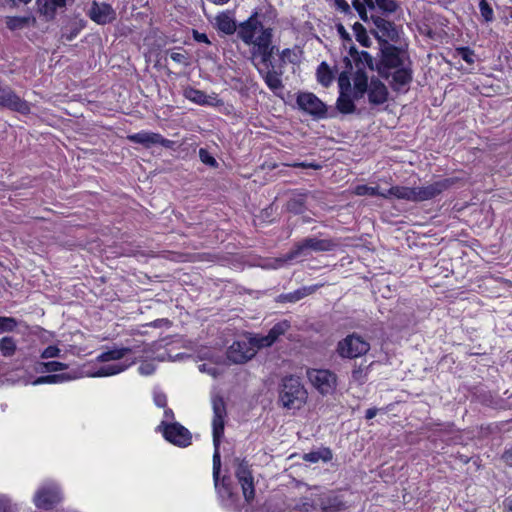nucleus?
I'll list each match as a JSON object with an SVG mask.
<instances>
[{
	"mask_svg": "<svg viewBox=\"0 0 512 512\" xmlns=\"http://www.w3.org/2000/svg\"><path fill=\"white\" fill-rule=\"evenodd\" d=\"M155 365L151 362H144L138 367V371L143 376L152 375L155 372Z\"/></svg>",
	"mask_w": 512,
	"mask_h": 512,
	"instance_id": "nucleus-50",
	"label": "nucleus"
},
{
	"mask_svg": "<svg viewBox=\"0 0 512 512\" xmlns=\"http://www.w3.org/2000/svg\"><path fill=\"white\" fill-rule=\"evenodd\" d=\"M293 167H301V168H312V169H319L321 166L319 164H314V163H305V162H301V163H294L292 164Z\"/></svg>",
	"mask_w": 512,
	"mask_h": 512,
	"instance_id": "nucleus-58",
	"label": "nucleus"
},
{
	"mask_svg": "<svg viewBox=\"0 0 512 512\" xmlns=\"http://www.w3.org/2000/svg\"><path fill=\"white\" fill-rule=\"evenodd\" d=\"M307 399V392L300 378L287 376L283 378L279 391V401L287 409H300Z\"/></svg>",
	"mask_w": 512,
	"mask_h": 512,
	"instance_id": "nucleus-5",
	"label": "nucleus"
},
{
	"mask_svg": "<svg viewBox=\"0 0 512 512\" xmlns=\"http://www.w3.org/2000/svg\"><path fill=\"white\" fill-rule=\"evenodd\" d=\"M356 40L364 47H369L371 45L372 39L369 34H354Z\"/></svg>",
	"mask_w": 512,
	"mask_h": 512,
	"instance_id": "nucleus-55",
	"label": "nucleus"
},
{
	"mask_svg": "<svg viewBox=\"0 0 512 512\" xmlns=\"http://www.w3.org/2000/svg\"><path fill=\"white\" fill-rule=\"evenodd\" d=\"M250 343L256 349V351L260 348L270 347L273 345V341L269 338V335L266 336H255L249 339Z\"/></svg>",
	"mask_w": 512,
	"mask_h": 512,
	"instance_id": "nucleus-39",
	"label": "nucleus"
},
{
	"mask_svg": "<svg viewBox=\"0 0 512 512\" xmlns=\"http://www.w3.org/2000/svg\"><path fill=\"white\" fill-rule=\"evenodd\" d=\"M280 58L283 62L294 63L297 61L298 57L295 51L287 48L281 52Z\"/></svg>",
	"mask_w": 512,
	"mask_h": 512,
	"instance_id": "nucleus-49",
	"label": "nucleus"
},
{
	"mask_svg": "<svg viewBox=\"0 0 512 512\" xmlns=\"http://www.w3.org/2000/svg\"><path fill=\"white\" fill-rule=\"evenodd\" d=\"M193 37H194L195 41H197L199 43H206V44L211 43V40L208 38L207 34H193Z\"/></svg>",
	"mask_w": 512,
	"mask_h": 512,
	"instance_id": "nucleus-59",
	"label": "nucleus"
},
{
	"mask_svg": "<svg viewBox=\"0 0 512 512\" xmlns=\"http://www.w3.org/2000/svg\"><path fill=\"white\" fill-rule=\"evenodd\" d=\"M212 409H213V480L216 491L223 500H232L233 491L231 486V480L229 477L224 476L220 481V469H221V456H220V442L224 434L225 417H226V405L223 397L215 395L212 397Z\"/></svg>",
	"mask_w": 512,
	"mask_h": 512,
	"instance_id": "nucleus-2",
	"label": "nucleus"
},
{
	"mask_svg": "<svg viewBox=\"0 0 512 512\" xmlns=\"http://www.w3.org/2000/svg\"><path fill=\"white\" fill-rule=\"evenodd\" d=\"M361 2L364 3L369 10H375V0H362Z\"/></svg>",
	"mask_w": 512,
	"mask_h": 512,
	"instance_id": "nucleus-63",
	"label": "nucleus"
},
{
	"mask_svg": "<svg viewBox=\"0 0 512 512\" xmlns=\"http://www.w3.org/2000/svg\"><path fill=\"white\" fill-rule=\"evenodd\" d=\"M130 352H131V349L128 347L112 349V350L103 352L100 355H98L97 361L109 362V361L120 360Z\"/></svg>",
	"mask_w": 512,
	"mask_h": 512,
	"instance_id": "nucleus-25",
	"label": "nucleus"
},
{
	"mask_svg": "<svg viewBox=\"0 0 512 512\" xmlns=\"http://www.w3.org/2000/svg\"><path fill=\"white\" fill-rule=\"evenodd\" d=\"M319 506L325 512H338L345 508V504L338 496H327L320 500Z\"/></svg>",
	"mask_w": 512,
	"mask_h": 512,
	"instance_id": "nucleus-24",
	"label": "nucleus"
},
{
	"mask_svg": "<svg viewBox=\"0 0 512 512\" xmlns=\"http://www.w3.org/2000/svg\"><path fill=\"white\" fill-rule=\"evenodd\" d=\"M129 365L124 364H109L101 367L95 373L92 374L93 377H107L116 375L118 373L123 372L127 369Z\"/></svg>",
	"mask_w": 512,
	"mask_h": 512,
	"instance_id": "nucleus-28",
	"label": "nucleus"
},
{
	"mask_svg": "<svg viewBox=\"0 0 512 512\" xmlns=\"http://www.w3.org/2000/svg\"><path fill=\"white\" fill-rule=\"evenodd\" d=\"M457 54L468 64L474 63V51L469 47H458L456 48Z\"/></svg>",
	"mask_w": 512,
	"mask_h": 512,
	"instance_id": "nucleus-44",
	"label": "nucleus"
},
{
	"mask_svg": "<svg viewBox=\"0 0 512 512\" xmlns=\"http://www.w3.org/2000/svg\"><path fill=\"white\" fill-rule=\"evenodd\" d=\"M239 37L246 45L251 46L253 59L260 58L267 68H273L272 55L277 47L272 43V34H239Z\"/></svg>",
	"mask_w": 512,
	"mask_h": 512,
	"instance_id": "nucleus-4",
	"label": "nucleus"
},
{
	"mask_svg": "<svg viewBox=\"0 0 512 512\" xmlns=\"http://www.w3.org/2000/svg\"><path fill=\"white\" fill-rule=\"evenodd\" d=\"M239 483L241 485L245 499L247 501L252 500L255 496L253 477L248 478V479L239 480Z\"/></svg>",
	"mask_w": 512,
	"mask_h": 512,
	"instance_id": "nucleus-36",
	"label": "nucleus"
},
{
	"mask_svg": "<svg viewBox=\"0 0 512 512\" xmlns=\"http://www.w3.org/2000/svg\"><path fill=\"white\" fill-rule=\"evenodd\" d=\"M0 107L28 115L31 112L30 103L18 96L8 85L0 81Z\"/></svg>",
	"mask_w": 512,
	"mask_h": 512,
	"instance_id": "nucleus-10",
	"label": "nucleus"
},
{
	"mask_svg": "<svg viewBox=\"0 0 512 512\" xmlns=\"http://www.w3.org/2000/svg\"><path fill=\"white\" fill-rule=\"evenodd\" d=\"M199 370L202 372H206L213 377H217L219 375V369L217 367L208 365L206 363L199 365Z\"/></svg>",
	"mask_w": 512,
	"mask_h": 512,
	"instance_id": "nucleus-52",
	"label": "nucleus"
},
{
	"mask_svg": "<svg viewBox=\"0 0 512 512\" xmlns=\"http://www.w3.org/2000/svg\"><path fill=\"white\" fill-rule=\"evenodd\" d=\"M17 350L16 341L11 336H5L0 339V352L4 357H11Z\"/></svg>",
	"mask_w": 512,
	"mask_h": 512,
	"instance_id": "nucleus-32",
	"label": "nucleus"
},
{
	"mask_svg": "<svg viewBox=\"0 0 512 512\" xmlns=\"http://www.w3.org/2000/svg\"><path fill=\"white\" fill-rule=\"evenodd\" d=\"M307 377L322 395L330 394L336 388L337 378L330 370L311 369L307 371Z\"/></svg>",
	"mask_w": 512,
	"mask_h": 512,
	"instance_id": "nucleus-13",
	"label": "nucleus"
},
{
	"mask_svg": "<svg viewBox=\"0 0 512 512\" xmlns=\"http://www.w3.org/2000/svg\"><path fill=\"white\" fill-rule=\"evenodd\" d=\"M164 417H165V421L167 422V420H172L174 418V413L171 409H165L164 411Z\"/></svg>",
	"mask_w": 512,
	"mask_h": 512,
	"instance_id": "nucleus-64",
	"label": "nucleus"
},
{
	"mask_svg": "<svg viewBox=\"0 0 512 512\" xmlns=\"http://www.w3.org/2000/svg\"><path fill=\"white\" fill-rule=\"evenodd\" d=\"M216 27L219 32H237L234 11L227 10L216 16Z\"/></svg>",
	"mask_w": 512,
	"mask_h": 512,
	"instance_id": "nucleus-21",
	"label": "nucleus"
},
{
	"mask_svg": "<svg viewBox=\"0 0 512 512\" xmlns=\"http://www.w3.org/2000/svg\"><path fill=\"white\" fill-rule=\"evenodd\" d=\"M374 38L381 45L382 51V67L380 69H387L389 71L404 67L407 64L404 59V52L399 48L387 43L385 36H391V34H372ZM396 34H392L395 36ZM394 37H391L393 40Z\"/></svg>",
	"mask_w": 512,
	"mask_h": 512,
	"instance_id": "nucleus-8",
	"label": "nucleus"
},
{
	"mask_svg": "<svg viewBox=\"0 0 512 512\" xmlns=\"http://www.w3.org/2000/svg\"><path fill=\"white\" fill-rule=\"evenodd\" d=\"M343 62L345 64V69L338 77L339 96L336 101V108L342 114H352L356 110V106L354 104V100L356 99L354 96L351 97L350 95L354 67L351 63V59L348 57H345Z\"/></svg>",
	"mask_w": 512,
	"mask_h": 512,
	"instance_id": "nucleus-6",
	"label": "nucleus"
},
{
	"mask_svg": "<svg viewBox=\"0 0 512 512\" xmlns=\"http://www.w3.org/2000/svg\"><path fill=\"white\" fill-rule=\"evenodd\" d=\"M199 158L202 163H204L205 165H207L209 167H212V168L218 167V163H217L216 159L205 148L199 149Z\"/></svg>",
	"mask_w": 512,
	"mask_h": 512,
	"instance_id": "nucleus-40",
	"label": "nucleus"
},
{
	"mask_svg": "<svg viewBox=\"0 0 512 512\" xmlns=\"http://www.w3.org/2000/svg\"><path fill=\"white\" fill-rule=\"evenodd\" d=\"M377 413H378L377 408H369L366 410L365 418L367 420L373 419L377 415Z\"/></svg>",
	"mask_w": 512,
	"mask_h": 512,
	"instance_id": "nucleus-60",
	"label": "nucleus"
},
{
	"mask_svg": "<svg viewBox=\"0 0 512 512\" xmlns=\"http://www.w3.org/2000/svg\"><path fill=\"white\" fill-rule=\"evenodd\" d=\"M367 9L368 7H364L363 10H360L358 11V15L360 17L361 20H363L364 22H367L368 19H369V16H368V13H367Z\"/></svg>",
	"mask_w": 512,
	"mask_h": 512,
	"instance_id": "nucleus-62",
	"label": "nucleus"
},
{
	"mask_svg": "<svg viewBox=\"0 0 512 512\" xmlns=\"http://www.w3.org/2000/svg\"><path fill=\"white\" fill-rule=\"evenodd\" d=\"M74 378L75 377L71 376L69 373L52 374V375L38 377L36 380H34L33 384L39 385V384L62 383V382L70 381Z\"/></svg>",
	"mask_w": 512,
	"mask_h": 512,
	"instance_id": "nucleus-26",
	"label": "nucleus"
},
{
	"mask_svg": "<svg viewBox=\"0 0 512 512\" xmlns=\"http://www.w3.org/2000/svg\"><path fill=\"white\" fill-rule=\"evenodd\" d=\"M314 508V503L309 498H302L295 505V509L301 512H308Z\"/></svg>",
	"mask_w": 512,
	"mask_h": 512,
	"instance_id": "nucleus-47",
	"label": "nucleus"
},
{
	"mask_svg": "<svg viewBox=\"0 0 512 512\" xmlns=\"http://www.w3.org/2000/svg\"><path fill=\"white\" fill-rule=\"evenodd\" d=\"M40 366H42L46 371L49 372L62 371L68 368V365L66 363L58 361L42 362L40 363Z\"/></svg>",
	"mask_w": 512,
	"mask_h": 512,
	"instance_id": "nucleus-43",
	"label": "nucleus"
},
{
	"mask_svg": "<svg viewBox=\"0 0 512 512\" xmlns=\"http://www.w3.org/2000/svg\"><path fill=\"white\" fill-rule=\"evenodd\" d=\"M290 328V323L287 320L276 323L268 332L269 338L276 342V340L283 335Z\"/></svg>",
	"mask_w": 512,
	"mask_h": 512,
	"instance_id": "nucleus-35",
	"label": "nucleus"
},
{
	"mask_svg": "<svg viewBox=\"0 0 512 512\" xmlns=\"http://www.w3.org/2000/svg\"><path fill=\"white\" fill-rule=\"evenodd\" d=\"M334 3L343 12H348L350 10V6L346 0H334Z\"/></svg>",
	"mask_w": 512,
	"mask_h": 512,
	"instance_id": "nucleus-57",
	"label": "nucleus"
},
{
	"mask_svg": "<svg viewBox=\"0 0 512 512\" xmlns=\"http://www.w3.org/2000/svg\"><path fill=\"white\" fill-rule=\"evenodd\" d=\"M256 354V349L250 341H236L227 351L228 359L235 364H242L252 359Z\"/></svg>",
	"mask_w": 512,
	"mask_h": 512,
	"instance_id": "nucleus-16",
	"label": "nucleus"
},
{
	"mask_svg": "<svg viewBox=\"0 0 512 512\" xmlns=\"http://www.w3.org/2000/svg\"><path fill=\"white\" fill-rule=\"evenodd\" d=\"M264 81L273 92L283 88L280 74L274 70V67L265 73Z\"/></svg>",
	"mask_w": 512,
	"mask_h": 512,
	"instance_id": "nucleus-30",
	"label": "nucleus"
},
{
	"mask_svg": "<svg viewBox=\"0 0 512 512\" xmlns=\"http://www.w3.org/2000/svg\"><path fill=\"white\" fill-rule=\"evenodd\" d=\"M353 64L352 81L354 84V98L360 99L365 93L372 106L384 104L388 100V89L378 78H371L368 83L366 69L373 70V58L366 51L359 52L355 46L349 48V57Z\"/></svg>",
	"mask_w": 512,
	"mask_h": 512,
	"instance_id": "nucleus-1",
	"label": "nucleus"
},
{
	"mask_svg": "<svg viewBox=\"0 0 512 512\" xmlns=\"http://www.w3.org/2000/svg\"><path fill=\"white\" fill-rule=\"evenodd\" d=\"M154 403L161 408H165L167 405V397L162 392H155L154 393Z\"/></svg>",
	"mask_w": 512,
	"mask_h": 512,
	"instance_id": "nucleus-53",
	"label": "nucleus"
},
{
	"mask_svg": "<svg viewBox=\"0 0 512 512\" xmlns=\"http://www.w3.org/2000/svg\"><path fill=\"white\" fill-rule=\"evenodd\" d=\"M17 325L18 322L14 317L0 316V333L12 332Z\"/></svg>",
	"mask_w": 512,
	"mask_h": 512,
	"instance_id": "nucleus-38",
	"label": "nucleus"
},
{
	"mask_svg": "<svg viewBox=\"0 0 512 512\" xmlns=\"http://www.w3.org/2000/svg\"><path fill=\"white\" fill-rule=\"evenodd\" d=\"M448 180H441L421 187H412V202H422L435 198L448 188Z\"/></svg>",
	"mask_w": 512,
	"mask_h": 512,
	"instance_id": "nucleus-17",
	"label": "nucleus"
},
{
	"mask_svg": "<svg viewBox=\"0 0 512 512\" xmlns=\"http://www.w3.org/2000/svg\"><path fill=\"white\" fill-rule=\"evenodd\" d=\"M66 5V0H39L37 2L38 11L48 19L55 17L58 8H63Z\"/></svg>",
	"mask_w": 512,
	"mask_h": 512,
	"instance_id": "nucleus-22",
	"label": "nucleus"
},
{
	"mask_svg": "<svg viewBox=\"0 0 512 512\" xmlns=\"http://www.w3.org/2000/svg\"><path fill=\"white\" fill-rule=\"evenodd\" d=\"M236 477H237L238 481L242 480V479H248V478L253 477L252 473L249 469V466L246 462L242 461L241 463H239V465L236 469Z\"/></svg>",
	"mask_w": 512,
	"mask_h": 512,
	"instance_id": "nucleus-45",
	"label": "nucleus"
},
{
	"mask_svg": "<svg viewBox=\"0 0 512 512\" xmlns=\"http://www.w3.org/2000/svg\"><path fill=\"white\" fill-rule=\"evenodd\" d=\"M276 19L277 10L271 4H261L240 23L238 32H273Z\"/></svg>",
	"mask_w": 512,
	"mask_h": 512,
	"instance_id": "nucleus-3",
	"label": "nucleus"
},
{
	"mask_svg": "<svg viewBox=\"0 0 512 512\" xmlns=\"http://www.w3.org/2000/svg\"><path fill=\"white\" fill-rule=\"evenodd\" d=\"M354 193L358 196H380L383 198L384 191H381L378 186L358 185L354 189Z\"/></svg>",
	"mask_w": 512,
	"mask_h": 512,
	"instance_id": "nucleus-34",
	"label": "nucleus"
},
{
	"mask_svg": "<svg viewBox=\"0 0 512 512\" xmlns=\"http://www.w3.org/2000/svg\"><path fill=\"white\" fill-rule=\"evenodd\" d=\"M323 286H324V283H319V284H315V285H311V286L301 287L293 292L281 294L279 296V301L295 303V302L303 299L304 297L315 293L319 288H321Z\"/></svg>",
	"mask_w": 512,
	"mask_h": 512,
	"instance_id": "nucleus-20",
	"label": "nucleus"
},
{
	"mask_svg": "<svg viewBox=\"0 0 512 512\" xmlns=\"http://www.w3.org/2000/svg\"><path fill=\"white\" fill-rule=\"evenodd\" d=\"M502 459L508 466H512V447L504 451Z\"/></svg>",
	"mask_w": 512,
	"mask_h": 512,
	"instance_id": "nucleus-56",
	"label": "nucleus"
},
{
	"mask_svg": "<svg viewBox=\"0 0 512 512\" xmlns=\"http://www.w3.org/2000/svg\"><path fill=\"white\" fill-rule=\"evenodd\" d=\"M0 512H18V509L8 496L0 494Z\"/></svg>",
	"mask_w": 512,
	"mask_h": 512,
	"instance_id": "nucleus-42",
	"label": "nucleus"
},
{
	"mask_svg": "<svg viewBox=\"0 0 512 512\" xmlns=\"http://www.w3.org/2000/svg\"><path fill=\"white\" fill-rule=\"evenodd\" d=\"M60 352H61V350L57 346L51 345L43 350V352L41 353V358L42 359L55 358V357L60 356Z\"/></svg>",
	"mask_w": 512,
	"mask_h": 512,
	"instance_id": "nucleus-48",
	"label": "nucleus"
},
{
	"mask_svg": "<svg viewBox=\"0 0 512 512\" xmlns=\"http://www.w3.org/2000/svg\"><path fill=\"white\" fill-rule=\"evenodd\" d=\"M374 4L375 9L377 8L385 16L395 13L399 8L396 0H375Z\"/></svg>",
	"mask_w": 512,
	"mask_h": 512,
	"instance_id": "nucleus-33",
	"label": "nucleus"
},
{
	"mask_svg": "<svg viewBox=\"0 0 512 512\" xmlns=\"http://www.w3.org/2000/svg\"><path fill=\"white\" fill-rule=\"evenodd\" d=\"M383 198L388 199L391 197L411 201L413 197V190L412 187H405V186H393L389 188L388 190L384 191Z\"/></svg>",
	"mask_w": 512,
	"mask_h": 512,
	"instance_id": "nucleus-23",
	"label": "nucleus"
},
{
	"mask_svg": "<svg viewBox=\"0 0 512 512\" xmlns=\"http://www.w3.org/2000/svg\"><path fill=\"white\" fill-rule=\"evenodd\" d=\"M288 209L294 213L303 212V203L300 199L291 200L288 203Z\"/></svg>",
	"mask_w": 512,
	"mask_h": 512,
	"instance_id": "nucleus-51",
	"label": "nucleus"
},
{
	"mask_svg": "<svg viewBox=\"0 0 512 512\" xmlns=\"http://www.w3.org/2000/svg\"><path fill=\"white\" fill-rule=\"evenodd\" d=\"M128 139L133 143L143 145L145 148H150L153 145H161L165 148H171L174 144L173 141L164 138L161 134L149 131H140L129 135Z\"/></svg>",
	"mask_w": 512,
	"mask_h": 512,
	"instance_id": "nucleus-19",
	"label": "nucleus"
},
{
	"mask_svg": "<svg viewBox=\"0 0 512 512\" xmlns=\"http://www.w3.org/2000/svg\"><path fill=\"white\" fill-rule=\"evenodd\" d=\"M370 19L375 24V26L381 30V32H396L393 28V23L384 19L381 16L371 15Z\"/></svg>",
	"mask_w": 512,
	"mask_h": 512,
	"instance_id": "nucleus-37",
	"label": "nucleus"
},
{
	"mask_svg": "<svg viewBox=\"0 0 512 512\" xmlns=\"http://www.w3.org/2000/svg\"><path fill=\"white\" fill-rule=\"evenodd\" d=\"M61 500L59 487L50 483L38 489L34 496V504L38 508L50 509Z\"/></svg>",
	"mask_w": 512,
	"mask_h": 512,
	"instance_id": "nucleus-15",
	"label": "nucleus"
},
{
	"mask_svg": "<svg viewBox=\"0 0 512 512\" xmlns=\"http://www.w3.org/2000/svg\"><path fill=\"white\" fill-rule=\"evenodd\" d=\"M351 377L352 380L357 382L358 384H363L367 380V372L363 368L358 367L352 371Z\"/></svg>",
	"mask_w": 512,
	"mask_h": 512,
	"instance_id": "nucleus-46",
	"label": "nucleus"
},
{
	"mask_svg": "<svg viewBox=\"0 0 512 512\" xmlns=\"http://www.w3.org/2000/svg\"><path fill=\"white\" fill-rule=\"evenodd\" d=\"M170 58L176 63L188 65L187 56L184 53L172 52Z\"/></svg>",
	"mask_w": 512,
	"mask_h": 512,
	"instance_id": "nucleus-54",
	"label": "nucleus"
},
{
	"mask_svg": "<svg viewBox=\"0 0 512 512\" xmlns=\"http://www.w3.org/2000/svg\"><path fill=\"white\" fill-rule=\"evenodd\" d=\"M332 456V452L329 448H323L318 451H311L309 453L304 454L303 459L310 463H316L319 460L328 462L332 459Z\"/></svg>",
	"mask_w": 512,
	"mask_h": 512,
	"instance_id": "nucleus-27",
	"label": "nucleus"
},
{
	"mask_svg": "<svg viewBox=\"0 0 512 512\" xmlns=\"http://www.w3.org/2000/svg\"><path fill=\"white\" fill-rule=\"evenodd\" d=\"M352 6L354 7V9L357 12L360 11V10H363V8L366 7V5L361 2V0H353L352 1Z\"/></svg>",
	"mask_w": 512,
	"mask_h": 512,
	"instance_id": "nucleus-61",
	"label": "nucleus"
},
{
	"mask_svg": "<svg viewBox=\"0 0 512 512\" xmlns=\"http://www.w3.org/2000/svg\"><path fill=\"white\" fill-rule=\"evenodd\" d=\"M337 246L333 239H319L306 237L294 244L293 248L286 254V260H294L306 257L312 252H328Z\"/></svg>",
	"mask_w": 512,
	"mask_h": 512,
	"instance_id": "nucleus-7",
	"label": "nucleus"
},
{
	"mask_svg": "<svg viewBox=\"0 0 512 512\" xmlns=\"http://www.w3.org/2000/svg\"><path fill=\"white\" fill-rule=\"evenodd\" d=\"M316 75L318 82L324 87H328L334 78L333 73L326 62H322L318 66Z\"/></svg>",
	"mask_w": 512,
	"mask_h": 512,
	"instance_id": "nucleus-29",
	"label": "nucleus"
},
{
	"mask_svg": "<svg viewBox=\"0 0 512 512\" xmlns=\"http://www.w3.org/2000/svg\"><path fill=\"white\" fill-rule=\"evenodd\" d=\"M382 77L390 79L391 88L397 92H406L408 85L412 81V70L409 65L389 71L387 69H379Z\"/></svg>",
	"mask_w": 512,
	"mask_h": 512,
	"instance_id": "nucleus-14",
	"label": "nucleus"
},
{
	"mask_svg": "<svg viewBox=\"0 0 512 512\" xmlns=\"http://www.w3.org/2000/svg\"><path fill=\"white\" fill-rule=\"evenodd\" d=\"M370 344L361 336L353 333L338 342L337 352L343 358H357L366 354Z\"/></svg>",
	"mask_w": 512,
	"mask_h": 512,
	"instance_id": "nucleus-9",
	"label": "nucleus"
},
{
	"mask_svg": "<svg viewBox=\"0 0 512 512\" xmlns=\"http://www.w3.org/2000/svg\"><path fill=\"white\" fill-rule=\"evenodd\" d=\"M296 103L300 110L316 119L327 116V106L313 93L300 92L297 95Z\"/></svg>",
	"mask_w": 512,
	"mask_h": 512,
	"instance_id": "nucleus-12",
	"label": "nucleus"
},
{
	"mask_svg": "<svg viewBox=\"0 0 512 512\" xmlns=\"http://www.w3.org/2000/svg\"><path fill=\"white\" fill-rule=\"evenodd\" d=\"M158 428L163 431L164 438L176 446L187 447L191 444V433L178 422L167 423L162 421Z\"/></svg>",
	"mask_w": 512,
	"mask_h": 512,
	"instance_id": "nucleus-11",
	"label": "nucleus"
},
{
	"mask_svg": "<svg viewBox=\"0 0 512 512\" xmlns=\"http://www.w3.org/2000/svg\"><path fill=\"white\" fill-rule=\"evenodd\" d=\"M183 95L186 99L196 104L204 105L208 102L206 94L203 91L193 87H186L183 91Z\"/></svg>",
	"mask_w": 512,
	"mask_h": 512,
	"instance_id": "nucleus-31",
	"label": "nucleus"
},
{
	"mask_svg": "<svg viewBox=\"0 0 512 512\" xmlns=\"http://www.w3.org/2000/svg\"><path fill=\"white\" fill-rule=\"evenodd\" d=\"M87 14L93 22L99 25L111 23L116 18V12L110 4L97 1L91 3Z\"/></svg>",
	"mask_w": 512,
	"mask_h": 512,
	"instance_id": "nucleus-18",
	"label": "nucleus"
},
{
	"mask_svg": "<svg viewBox=\"0 0 512 512\" xmlns=\"http://www.w3.org/2000/svg\"><path fill=\"white\" fill-rule=\"evenodd\" d=\"M479 10H480V14L482 16V18L486 21V22H489L493 19V9L492 7L490 6V4L486 1V0H481L480 3H479Z\"/></svg>",
	"mask_w": 512,
	"mask_h": 512,
	"instance_id": "nucleus-41",
	"label": "nucleus"
}]
</instances>
